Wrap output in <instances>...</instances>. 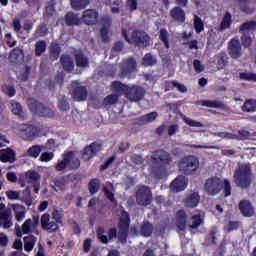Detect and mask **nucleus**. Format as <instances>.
<instances>
[{
    "label": "nucleus",
    "instance_id": "1",
    "mask_svg": "<svg viewBox=\"0 0 256 256\" xmlns=\"http://www.w3.org/2000/svg\"><path fill=\"white\" fill-rule=\"evenodd\" d=\"M130 226L131 217L126 211H123L122 217L120 218L118 223L119 231L117 232L116 228H111L107 232L108 236H105L104 227H98L96 230L97 239L100 241L101 244L107 245L109 244V241H112L118 237L120 243L125 245L127 243Z\"/></svg>",
    "mask_w": 256,
    "mask_h": 256
},
{
    "label": "nucleus",
    "instance_id": "2",
    "mask_svg": "<svg viewBox=\"0 0 256 256\" xmlns=\"http://www.w3.org/2000/svg\"><path fill=\"white\" fill-rule=\"evenodd\" d=\"M151 175L154 179H163L167 173V167L173 164V157L170 152L165 149H156L152 152L150 159Z\"/></svg>",
    "mask_w": 256,
    "mask_h": 256
},
{
    "label": "nucleus",
    "instance_id": "3",
    "mask_svg": "<svg viewBox=\"0 0 256 256\" xmlns=\"http://www.w3.org/2000/svg\"><path fill=\"white\" fill-rule=\"evenodd\" d=\"M112 88L115 92H123L126 98L131 102H140L145 96V89L137 85L129 87L120 81H113Z\"/></svg>",
    "mask_w": 256,
    "mask_h": 256
},
{
    "label": "nucleus",
    "instance_id": "4",
    "mask_svg": "<svg viewBox=\"0 0 256 256\" xmlns=\"http://www.w3.org/2000/svg\"><path fill=\"white\" fill-rule=\"evenodd\" d=\"M122 37L129 45H135L138 48L144 49L150 45V36L142 30H134L129 37L127 29L122 28Z\"/></svg>",
    "mask_w": 256,
    "mask_h": 256
},
{
    "label": "nucleus",
    "instance_id": "5",
    "mask_svg": "<svg viewBox=\"0 0 256 256\" xmlns=\"http://www.w3.org/2000/svg\"><path fill=\"white\" fill-rule=\"evenodd\" d=\"M252 170L249 164H243L236 169L233 178L237 187L242 189H247L251 186L252 183Z\"/></svg>",
    "mask_w": 256,
    "mask_h": 256
},
{
    "label": "nucleus",
    "instance_id": "6",
    "mask_svg": "<svg viewBox=\"0 0 256 256\" xmlns=\"http://www.w3.org/2000/svg\"><path fill=\"white\" fill-rule=\"evenodd\" d=\"M27 104L30 112L38 115L39 117L50 119L55 117V112L53 109L47 108L43 105V103L38 102L34 98H28Z\"/></svg>",
    "mask_w": 256,
    "mask_h": 256
},
{
    "label": "nucleus",
    "instance_id": "7",
    "mask_svg": "<svg viewBox=\"0 0 256 256\" xmlns=\"http://www.w3.org/2000/svg\"><path fill=\"white\" fill-rule=\"evenodd\" d=\"M178 168L186 176L194 175L199 168V160L196 156H184L178 162Z\"/></svg>",
    "mask_w": 256,
    "mask_h": 256
},
{
    "label": "nucleus",
    "instance_id": "8",
    "mask_svg": "<svg viewBox=\"0 0 256 256\" xmlns=\"http://www.w3.org/2000/svg\"><path fill=\"white\" fill-rule=\"evenodd\" d=\"M135 198L140 207H148L152 202V191L148 186H138L135 192Z\"/></svg>",
    "mask_w": 256,
    "mask_h": 256
},
{
    "label": "nucleus",
    "instance_id": "9",
    "mask_svg": "<svg viewBox=\"0 0 256 256\" xmlns=\"http://www.w3.org/2000/svg\"><path fill=\"white\" fill-rule=\"evenodd\" d=\"M40 129L32 124H21L19 126V136L24 141H34L39 137Z\"/></svg>",
    "mask_w": 256,
    "mask_h": 256
},
{
    "label": "nucleus",
    "instance_id": "10",
    "mask_svg": "<svg viewBox=\"0 0 256 256\" xmlns=\"http://www.w3.org/2000/svg\"><path fill=\"white\" fill-rule=\"evenodd\" d=\"M222 188L223 182L218 177L209 178L205 183V191L212 196L219 194Z\"/></svg>",
    "mask_w": 256,
    "mask_h": 256
},
{
    "label": "nucleus",
    "instance_id": "11",
    "mask_svg": "<svg viewBox=\"0 0 256 256\" xmlns=\"http://www.w3.org/2000/svg\"><path fill=\"white\" fill-rule=\"evenodd\" d=\"M137 62L133 56L128 57L127 59L122 60L120 73L122 78H126L136 71Z\"/></svg>",
    "mask_w": 256,
    "mask_h": 256
},
{
    "label": "nucleus",
    "instance_id": "12",
    "mask_svg": "<svg viewBox=\"0 0 256 256\" xmlns=\"http://www.w3.org/2000/svg\"><path fill=\"white\" fill-rule=\"evenodd\" d=\"M169 16L176 24L183 25L186 23L187 15L182 6H174L171 8Z\"/></svg>",
    "mask_w": 256,
    "mask_h": 256
},
{
    "label": "nucleus",
    "instance_id": "13",
    "mask_svg": "<svg viewBox=\"0 0 256 256\" xmlns=\"http://www.w3.org/2000/svg\"><path fill=\"white\" fill-rule=\"evenodd\" d=\"M67 179L72 181L77 180L78 176L75 174H69L68 176H60L53 179L52 189L54 192H64L66 190Z\"/></svg>",
    "mask_w": 256,
    "mask_h": 256
},
{
    "label": "nucleus",
    "instance_id": "14",
    "mask_svg": "<svg viewBox=\"0 0 256 256\" xmlns=\"http://www.w3.org/2000/svg\"><path fill=\"white\" fill-rule=\"evenodd\" d=\"M99 14L96 9H86L81 18V22L84 25L94 26L98 24Z\"/></svg>",
    "mask_w": 256,
    "mask_h": 256
},
{
    "label": "nucleus",
    "instance_id": "15",
    "mask_svg": "<svg viewBox=\"0 0 256 256\" xmlns=\"http://www.w3.org/2000/svg\"><path fill=\"white\" fill-rule=\"evenodd\" d=\"M228 51L231 59H240L242 56V44L239 38H232L228 43Z\"/></svg>",
    "mask_w": 256,
    "mask_h": 256
},
{
    "label": "nucleus",
    "instance_id": "16",
    "mask_svg": "<svg viewBox=\"0 0 256 256\" xmlns=\"http://www.w3.org/2000/svg\"><path fill=\"white\" fill-rule=\"evenodd\" d=\"M102 144H98L96 142H92L90 145L84 147L82 152V159L84 161H89L93 159L97 153L101 152Z\"/></svg>",
    "mask_w": 256,
    "mask_h": 256
},
{
    "label": "nucleus",
    "instance_id": "17",
    "mask_svg": "<svg viewBox=\"0 0 256 256\" xmlns=\"http://www.w3.org/2000/svg\"><path fill=\"white\" fill-rule=\"evenodd\" d=\"M58 224L55 220L50 219L49 214H43L41 218V227L47 233H56L58 231Z\"/></svg>",
    "mask_w": 256,
    "mask_h": 256
},
{
    "label": "nucleus",
    "instance_id": "18",
    "mask_svg": "<svg viewBox=\"0 0 256 256\" xmlns=\"http://www.w3.org/2000/svg\"><path fill=\"white\" fill-rule=\"evenodd\" d=\"M188 186V179L186 176H177L173 182L170 183V190L173 193L185 191Z\"/></svg>",
    "mask_w": 256,
    "mask_h": 256
},
{
    "label": "nucleus",
    "instance_id": "19",
    "mask_svg": "<svg viewBox=\"0 0 256 256\" xmlns=\"http://www.w3.org/2000/svg\"><path fill=\"white\" fill-rule=\"evenodd\" d=\"M72 98L76 102L86 101L88 98V89L85 86H77L72 91Z\"/></svg>",
    "mask_w": 256,
    "mask_h": 256
},
{
    "label": "nucleus",
    "instance_id": "20",
    "mask_svg": "<svg viewBox=\"0 0 256 256\" xmlns=\"http://www.w3.org/2000/svg\"><path fill=\"white\" fill-rule=\"evenodd\" d=\"M74 157L73 151H68L66 154L62 156V160L59 161L56 165L57 172H63L67 167H69V164L71 160Z\"/></svg>",
    "mask_w": 256,
    "mask_h": 256
},
{
    "label": "nucleus",
    "instance_id": "21",
    "mask_svg": "<svg viewBox=\"0 0 256 256\" xmlns=\"http://www.w3.org/2000/svg\"><path fill=\"white\" fill-rule=\"evenodd\" d=\"M0 161L3 163H14L16 161V153L11 148L0 149Z\"/></svg>",
    "mask_w": 256,
    "mask_h": 256
},
{
    "label": "nucleus",
    "instance_id": "22",
    "mask_svg": "<svg viewBox=\"0 0 256 256\" xmlns=\"http://www.w3.org/2000/svg\"><path fill=\"white\" fill-rule=\"evenodd\" d=\"M239 210L246 218H250L255 214V210H253L252 204L248 200H242L239 202Z\"/></svg>",
    "mask_w": 256,
    "mask_h": 256
},
{
    "label": "nucleus",
    "instance_id": "23",
    "mask_svg": "<svg viewBox=\"0 0 256 256\" xmlns=\"http://www.w3.org/2000/svg\"><path fill=\"white\" fill-rule=\"evenodd\" d=\"M176 226L178 230L185 231L187 226V214L185 210H178L176 213Z\"/></svg>",
    "mask_w": 256,
    "mask_h": 256
},
{
    "label": "nucleus",
    "instance_id": "24",
    "mask_svg": "<svg viewBox=\"0 0 256 256\" xmlns=\"http://www.w3.org/2000/svg\"><path fill=\"white\" fill-rule=\"evenodd\" d=\"M65 24L68 27L80 26L82 25V20L80 19L78 14H74L73 12H68L65 15Z\"/></svg>",
    "mask_w": 256,
    "mask_h": 256
},
{
    "label": "nucleus",
    "instance_id": "25",
    "mask_svg": "<svg viewBox=\"0 0 256 256\" xmlns=\"http://www.w3.org/2000/svg\"><path fill=\"white\" fill-rule=\"evenodd\" d=\"M60 64L64 71L70 73L74 69V61L69 54H63L60 57Z\"/></svg>",
    "mask_w": 256,
    "mask_h": 256
},
{
    "label": "nucleus",
    "instance_id": "26",
    "mask_svg": "<svg viewBox=\"0 0 256 256\" xmlns=\"http://www.w3.org/2000/svg\"><path fill=\"white\" fill-rule=\"evenodd\" d=\"M76 66L80 68H86L89 66V59L82 51H78L74 54Z\"/></svg>",
    "mask_w": 256,
    "mask_h": 256
},
{
    "label": "nucleus",
    "instance_id": "27",
    "mask_svg": "<svg viewBox=\"0 0 256 256\" xmlns=\"http://www.w3.org/2000/svg\"><path fill=\"white\" fill-rule=\"evenodd\" d=\"M174 88H177L178 92L185 93L187 92V87L178 81H165V91H172Z\"/></svg>",
    "mask_w": 256,
    "mask_h": 256
},
{
    "label": "nucleus",
    "instance_id": "28",
    "mask_svg": "<svg viewBox=\"0 0 256 256\" xmlns=\"http://www.w3.org/2000/svg\"><path fill=\"white\" fill-rule=\"evenodd\" d=\"M232 24H233V15L227 11L223 16L220 27H218V31H226L230 29Z\"/></svg>",
    "mask_w": 256,
    "mask_h": 256
},
{
    "label": "nucleus",
    "instance_id": "29",
    "mask_svg": "<svg viewBox=\"0 0 256 256\" xmlns=\"http://www.w3.org/2000/svg\"><path fill=\"white\" fill-rule=\"evenodd\" d=\"M158 118L157 112H151L144 114L138 118V124L139 125H148L149 123H152Z\"/></svg>",
    "mask_w": 256,
    "mask_h": 256
},
{
    "label": "nucleus",
    "instance_id": "30",
    "mask_svg": "<svg viewBox=\"0 0 256 256\" xmlns=\"http://www.w3.org/2000/svg\"><path fill=\"white\" fill-rule=\"evenodd\" d=\"M140 235H142L145 238H149L152 236L153 233V225L149 221H144L142 225H140L139 229Z\"/></svg>",
    "mask_w": 256,
    "mask_h": 256
},
{
    "label": "nucleus",
    "instance_id": "31",
    "mask_svg": "<svg viewBox=\"0 0 256 256\" xmlns=\"http://www.w3.org/2000/svg\"><path fill=\"white\" fill-rule=\"evenodd\" d=\"M201 201V196L198 193L194 192L190 196L185 199V207L194 208L197 207L199 202Z\"/></svg>",
    "mask_w": 256,
    "mask_h": 256
},
{
    "label": "nucleus",
    "instance_id": "32",
    "mask_svg": "<svg viewBox=\"0 0 256 256\" xmlns=\"http://www.w3.org/2000/svg\"><path fill=\"white\" fill-rule=\"evenodd\" d=\"M12 226L11 216L9 211L0 212V227L8 229Z\"/></svg>",
    "mask_w": 256,
    "mask_h": 256
},
{
    "label": "nucleus",
    "instance_id": "33",
    "mask_svg": "<svg viewBox=\"0 0 256 256\" xmlns=\"http://www.w3.org/2000/svg\"><path fill=\"white\" fill-rule=\"evenodd\" d=\"M43 147L41 145H33L28 148L26 156L32 159H37L42 153Z\"/></svg>",
    "mask_w": 256,
    "mask_h": 256
},
{
    "label": "nucleus",
    "instance_id": "34",
    "mask_svg": "<svg viewBox=\"0 0 256 256\" xmlns=\"http://www.w3.org/2000/svg\"><path fill=\"white\" fill-rule=\"evenodd\" d=\"M193 28L197 34H201V32H203L205 29L204 22H203L202 18L196 14H194V16H193Z\"/></svg>",
    "mask_w": 256,
    "mask_h": 256
},
{
    "label": "nucleus",
    "instance_id": "35",
    "mask_svg": "<svg viewBox=\"0 0 256 256\" xmlns=\"http://www.w3.org/2000/svg\"><path fill=\"white\" fill-rule=\"evenodd\" d=\"M49 30H48V26L46 23H41L37 26L35 33H34V37L35 38H44L48 35Z\"/></svg>",
    "mask_w": 256,
    "mask_h": 256
},
{
    "label": "nucleus",
    "instance_id": "36",
    "mask_svg": "<svg viewBox=\"0 0 256 256\" xmlns=\"http://www.w3.org/2000/svg\"><path fill=\"white\" fill-rule=\"evenodd\" d=\"M244 113L256 112V99H247L242 107Z\"/></svg>",
    "mask_w": 256,
    "mask_h": 256
},
{
    "label": "nucleus",
    "instance_id": "37",
    "mask_svg": "<svg viewBox=\"0 0 256 256\" xmlns=\"http://www.w3.org/2000/svg\"><path fill=\"white\" fill-rule=\"evenodd\" d=\"M216 59H217L218 69L220 70L225 69L226 66L228 65V55L226 54V52H221L217 54Z\"/></svg>",
    "mask_w": 256,
    "mask_h": 256
},
{
    "label": "nucleus",
    "instance_id": "38",
    "mask_svg": "<svg viewBox=\"0 0 256 256\" xmlns=\"http://www.w3.org/2000/svg\"><path fill=\"white\" fill-rule=\"evenodd\" d=\"M47 51V43L46 40H39L35 44V56L41 57L44 52Z\"/></svg>",
    "mask_w": 256,
    "mask_h": 256
},
{
    "label": "nucleus",
    "instance_id": "39",
    "mask_svg": "<svg viewBox=\"0 0 256 256\" xmlns=\"http://www.w3.org/2000/svg\"><path fill=\"white\" fill-rule=\"evenodd\" d=\"M90 3V0H70V5H72L75 11H81L85 9Z\"/></svg>",
    "mask_w": 256,
    "mask_h": 256
},
{
    "label": "nucleus",
    "instance_id": "40",
    "mask_svg": "<svg viewBox=\"0 0 256 256\" xmlns=\"http://www.w3.org/2000/svg\"><path fill=\"white\" fill-rule=\"evenodd\" d=\"M142 64L145 67L155 66V65H157V58L155 55H153L151 53L145 54L143 57V60H142Z\"/></svg>",
    "mask_w": 256,
    "mask_h": 256
},
{
    "label": "nucleus",
    "instance_id": "41",
    "mask_svg": "<svg viewBox=\"0 0 256 256\" xmlns=\"http://www.w3.org/2000/svg\"><path fill=\"white\" fill-rule=\"evenodd\" d=\"M21 201L24 202V204H26L27 207L32 206L33 197H32V194H31V189L26 188V189L23 190Z\"/></svg>",
    "mask_w": 256,
    "mask_h": 256
},
{
    "label": "nucleus",
    "instance_id": "42",
    "mask_svg": "<svg viewBox=\"0 0 256 256\" xmlns=\"http://www.w3.org/2000/svg\"><path fill=\"white\" fill-rule=\"evenodd\" d=\"M62 49L59 47L58 44L54 43L50 47V59L51 61H56L59 59V56L61 55Z\"/></svg>",
    "mask_w": 256,
    "mask_h": 256
},
{
    "label": "nucleus",
    "instance_id": "43",
    "mask_svg": "<svg viewBox=\"0 0 256 256\" xmlns=\"http://www.w3.org/2000/svg\"><path fill=\"white\" fill-rule=\"evenodd\" d=\"M35 240V237L32 235L24 237V251L31 252L34 249Z\"/></svg>",
    "mask_w": 256,
    "mask_h": 256
},
{
    "label": "nucleus",
    "instance_id": "44",
    "mask_svg": "<svg viewBox=\"0 0 256 256\" xmlns=\"http://www.w3.org/2000/svg\"><path fill=\"white\" fill-rule=\"evenodd\" d=\"M55 5H56L55 0L47 1L46 6H45V17L50 18V17L54 16V13L56 11Z\"/></svg>",
    "mask_w": 256,
    "mask_h": 256
},
{
    "label": "nucleus",
    "instance_id": "45",
    "mask_svg": "<svg viewBox=\"0 0 256 256\" xmlns=\"http://www.w3.org/2000/svg\"><path fill=\"white\" fill-rule=\"evenodd\" d=\"M202 106H206L208 108H215V109H225V104H223L220 101L205 100V101H202Z\"/></svg>",
    "mask_w": 256,
    "mask_h": 256
},
{
    "label": "nucleus",
    "instance_id": "46",
    "mask_svg": "<svg viewBox=\"0 0 256 256\" xmlns=\"http://www.w3.org/2000/svg\"><path fill=\"white\" fill-rule=\"evenodd\" d=\"M26 215L25 207L16 205L15 206V220L18 222L24 221Z\"/></svg>",
    "mask_w": 256,
    "mask_h": 256
},
{
    "label": "nucleus",
    "instance_id": "47",
    "mask_svg": "<svg viewBox=\"0 0 256 256\" xmlns=\"http://www.w3.org/2000/svg\"><path fill=\"white\" fill-rule=\"evenodd\" d=\"M100 181L97 178L91 179L88 184V190L91 195H95L99 190Z\"/></svg>",
    "mask_w": 256,
    "mask_h": 256
},
{
    "label": "nucleus",
    "instance_id": "48",
    "mask_svg": "<svg viewBox=\"0 0 256 256\" xmlns=\"http://www.w3.org/2000/svg\"><path fill=\"white\" fill-rule=\"evenodd\" d=\"M159 39L165 45L166 49H170V41L168 40V32L165 28L160 29Z\"/></svg>",
    "mask_w": 256,
    "mask_h": 256
},
{
    "label": "nucleus",
    "instance_id": "49",
    "mask_svg": "<svg viewBox=\"0 0 256 256\" xmlns=\"http://www.w3.org/2000/svg\"><path fill=\"white\" fill-rule=\"evenodd\" d=\"M240 31H255L256 30V21L250 20L244 22L242 25H240L239 28Z\"/></svg>",
    "mask_w": 256,
    "mask_h": 256
},
{
    "label": "nucleus",
    "instance_id": "50",
    "mask_svg": "<svg viewBox=\"0 0 256 256\" xmlns=\"http://www.w3.org/2000/svg\"><path fill=\"white\" fill-rule=\"evenodd\" d=\"M2 92L10 98L15 97L17 93L16 88L8 84L2 86Z\"/></svg>",
    "mask_w": 256,
    "mask_h": 256
},
{
    "label": "nucleus",
    "instance_id": "51",
    "mask_svg": "<svg viewBox=\"0 0 256 256\" xmlns=\"http://www.w3.org/2000/svg\"><path fill=\"white\" fill-rule=\"evenodd\" d=\"M26 179H29L34 183H39L40 174H39V172H37L35 170H28L26 172Z\"/></svg>",
    "mask_w": 256,
    "mask_h": 256
},
{
    "label": "nucleus",
    "instance_id": "52",
    "mask_svg": "<svg viewBox=\"0 0 256 256\" xmlns=\"http://www.w3.org/2000/svg\"><path fill=\"white\" fill-rule=\"evenodd\" d=\"M119 100V95L118 94H109L105 97L104 99V105H115Z\"/></svg>",
    "mask_w": 256,
    "mask_h": 256
},
{
    "label": "nucleus",
    "instance_id": "53",
    "mask_svg": "<svg viewBox=\"0 0 256 256\" xmlns=\"http://www.w3.org/2000/svg\"><path fill=\"white\" fill-rule=\"evenodd\" d=\"M58 108L61 112H69L70 104L67 102V98L64 96L58 102Z\"/></svg>",
    "mask_w": 256,
    "mask_h": 256
},
{
    "label": "nucleus",
    "instance_id": "54",
    "mask_svg": "<svg viewBox=\"0 0 256 256\" xmlns=\"http://www.w3.org/2000/svg\"><path fill=\"white\" fill-rule=\"evenodd\" d=\"M192 224L189 225L191 229H198L203 223V219L199 215H194L191 218Z\"/></svg>",
    "mask_w": 256,
    "mask_h": 256
},
{
    "label": "nucleus",
    "instance_id": "55",
    "mask_svg": "<svg viewBox=\"0 0 256 256\" xmlns=\"http://www.w3.org/2000/svg\"><path fill=\"white\" fill-rule=\"evenodd\" d=\"M100 37H101V41H103V43H109V41H110L109 27H106V26L101 27Z\"/></svg>",
    "mask_w": 256,
    "mask_h": 256
},
{
    "label": "nucleus",
    "instance_id": "56",
    "mask_svg": "<svg viewBox=\"0 0 256 256\" xmlns=\"http://www.w3.org/2000/svg\"><path fill=\"white\" fill-rule=\"evenodd\" d=\"M239 79L248 81V82H256V74L254 73H240Z\"/></svg>",
    "mask_w": 256,
    "mask_h": 256
},
{
    "label": "nucleus",
    "instance_id": "57",
    "mask_svg": "<svg viewBox=\"0 0 256 256\" xmlns=\"http://www.w3.org/2000/svg\"><path fill=\"white\" fill-rule=\"evenodd\" d=\"M6 197H7V200H9V201H19L20 200L19 192L15 191V190L6 191Z\"/></svg>",
    "mask_w": 256,
    "mask_h": 256
},
{
    "label": "nucleus",
    "instance_id": "58",
    "mask_svg": "<svg viewBox=\"0 0 256 256\" xmlns=\"http://www.w3.org/2000/svg\"><path fill=\"white\" fill-rule=\"evenodd\" d=\"M11 106H12V109H11L12 113L21 117V115L23 114V107L20 105V103L12 102Z\"/></svg>",
    "mask_w": 256,
    "mask_h": 256
},
{
    "label": "nucleus",
    "instance_id": "59",
    "mask_svg": "<svg viewBox=\"0 0 256 256\" xmlns=\"http://www.w3.org/2000/svg\"><path fill=\"white\" fill-rule=\"evenodd\" d=\"M183 121L186 125H189L190 127H198V128H201L203 127V123L202 122H197L195 120H191L189 117L187 116H184L183 117Z\"/></svg>",
    "mask_w": 256,
    "mask_h": 256
},
{
    "label": "nucleus",
    "instance_id": "60",
    "mask_svg": "<svg viewBox=\"0 0 256 256\" xmlns=\"http://www.w3.org/2000/svg\"><path fill=\"white\" fill-rule=\"evenodd\" d=\"M241 227V222L239 221H230L227 224V232L232 233L233 231H237Z\"/></svg>",
    "mask_w": 256,
    "mask_h": 256
},
{
    "label": "nucleus",
    "instance_id": "61",
    "mask_svg": "<svg viewBox=\"0 0 256 256\" xmlns=\"http://www.w3.org/2000/svg\"><path fill=\"white\" fill-rule=\"evenodd\" d=\"M80 166H81V162L78 158L72 157V159H70V162L68 164V167L70 170H77L80 168Z\"/></svg>",
    "mask_w": 256,
    "mask_h": 256
},
{
    "label": "nucleus",
    "instance_id": "62",
    "mask_svg": "<svg viewBox=\"0 0 256 256\" xmlns=\"http://www.w3.org/2000/svg\"><path fill=\"white\" fill-rule=\"evenodd\" d=\"M54 159V153L53 152H44L42 153L41 157H39V160L42 162H49Z\"/></svg>",
    "mask_w": 256,
    "mask_h": 256
},
{
    "label": "nucleus",
    "instance_id": "63",
    "mask_svg": "<svg viewBox=\"0 0 256 256\" xmlns=\"http://www.w3.org/2000/svg\"><path fill=\"white\" fill-rule=\"evenodd\" d=\"M32 220L28 219L22 224V234H29L31 232Z\"/></svg>",
    "mask_w": 256,
    "mask_h": 256
},
{
    "label": "nucleus",
    "instance_id": "64",
    "mask_svg": "<svg viewBox=\"0 0 256 256\" xmlns=\"http://www.w3.org/2000/svg\"><path fill=\"white\" fill-rule=\"evenodd\" d=\"M242 45L245 47V48H250L251 45H252V39L249 35H243L242 36Z\"/></svg>",
    "mask_w": 256,
    "mask_h": 256
}]
</instances>
